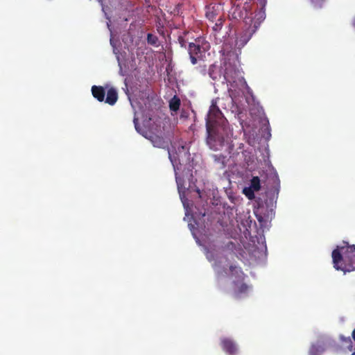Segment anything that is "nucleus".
Segmentation results:
<instances>
[{
    "label": "nucleus",
    "instance_id": "nucleus-1",
    "mask_svg": "<svg viewBox=\"0 0 355 355\" xmlns=\"http://www.w3.org/2000/svg\"><path fill=\"white\" fill-rule=\"evenodd\" d=\"M227 123V121L218 107L212 104L206 118L207 143L211 149L216 150L223 146Z\"/></svg>",
    "mask_w": 355,
    "mask_h": 355
},
{
    "label": "nucleus",
    "instance_id": "nucleus-2",
    "mask_svg": "<svg viewBox=\"0 0 355 355\" xmlns=\"http://www.w3.org/2000/svg\"><path fill=\"white\" fill-rule=\"evenodd\" d=\"M334 267L344 272L355 270V245L338 248L332 252Z\"/></svg>",
    "mask_w": 355,
    "mask_h": 355
},
{
    "label": "nucleus",
    "instance_id": "nucleus-3",
    "mask_svg": "<svg viewBox=\"0 0 355 355\" xmlns=\"http://www.w3.org/2000/svg\"><path fill=\"white\" fill-rule=\"evenodd\" d=\"M209 44L204 42L202 38H197L193 42H189L187 46V51L192 64H199L196 68L200 74L205 76L207 73L206 64L204 62V57Z\"/></svg>",
    "mask_w": 355,
    "mask_h": 355
},
{
    "label": "nucleus",
    "instance_id": "nucleus-4",
    "mask_svg": "<svg viewBox=\"0 0 355 355\" xmlns=\"http://www.w3.org/2000/svg\"><path fill=\"white\" fill-rule=\"evenodd\" d=\"M244 24L243 31L236 40V44L239 47H243L257 31L256 25L250 24L248 19H245Z\"/></svg>",
    "mask_w": 355,
    "mask_h": 355
},
{
    "label": "nucleus",
    "instance_id": "nucleus-5",
    "mask_svg": "<svg viewBox=\"0 0 355 355\" xmlns=\"http://www.w3.org/2000/svg\"><path fill=\"white\" fill-rule=\"evenodd\" d=\"M266 0H261L259 1V9L255 12V15L254 18H245V19H248V22L252 25H256L257 28L258 29L260 26L261 23L266 18Z\"/></svg>",
    "mask_w": 355,
    "mask_h": 355
},
{
    "label": "nucleus",
    "instance_id": "nucleus-6",
    "mask_svg": "<svg viewBox=\"0 0 355 355\" xmlns=\"http://www.w3.org/2000/svg\"><path fill=\"white\" fill-rule=\"evenodd\" d=\"M220 346L223 350L229 355H235L238 352V347L235 342L228 338H221Z\"/></svg>",
    "mask_w": 355,
    "mask_h": 355
},
{
    "label": "nucleus",
    "instance_id": "nucleus-7",
    "mask_svg": "<svg viewBox=\"0 0 355 355\" xmlns=\"http://www.w3.org/2000/svg\"><path fill=\"white\" fill-rule=\"evenodd\" d=\"M219 8L220 6L217 4H210L207 6L205 8L206 17L211 21H213L219 14Z\"/></svg>",
    "mask_w": 355,
    "mask_h": 355
},
{
    "label": "nucleus",
    "instance_id": "nucleus-8",
    "mask_svg": "<svg viewBox=\"0 0 355 355\" xmlns=\"http://www.w3.org/2000/svg\"><path fill=\"white\" fill-rule=\"evenodd\" d=\"M91 90L93 96L98 101L103 102L105 100V90L103 87L94 85Z\"/></svg>",
    "mask_w": 355,
    "mask_h": 355
},
{
    "label": "nucleus",
    "instance_id": "nucleus-9",
    "mask_svg": "<svg viewBox=\"0 0 355 355\" xmlns=\"http://www.w3.org/2000/svg\"><path fill=\"white\" fill-rule=\"evenodd\" d=\"M118 100V93L115 88L110 87L107 92L105 102L110 105H114Z\"/></svg>",
    "mask_w": 355,
    "mask_h": 355
},
{
    "label": "nucleus",
    "instance_id": "nucleus-10",
    "mask_svg": "<svg viewBox=\"0 0 355 355\" xmlns=\"http://www.w3.org/2000/svg\"><path fill=\"white\" fill-rule=\"evenodd\" d=\"M149 139L155 147L165 148L168 146L167 141H166L165 139L161 136L153 135L150 136Z\"/></svg>",
    "mask_w": 355,
    "mask_h": 355
},
{
    "label": "nucleus",
    "instance_id": "nucleus-11",
    "mask_svg": "<svg viewBox=\"0 0 355 355\" xmlns=\"http://www.w3.org/2000/svg\"><path fill=\"white\" fill-rule=\"evenodd\" d=\"M180 99L174 96L169 102V107L171 111L177 112L180 109Z\"/></svg>",
    "mask_w": 355,
    "mask_h": 355
},
{
    "label": "nucleus",
    "instance_id": "nucleus-12",
    "mask_svg": "<svg viewBox=\"0 0 355 355\" xmlns=\"http://www.w3.org/2000/svg\"><path fill=\"white\" fill-rule=\"evenodd\" d=\"M250 189L254 191H258L261 189L260 179L257 176L253 177L250 180Z\"/></svg>",
    "mask_w": 355,
    "mask_h": 355
},
{
    "label": "nucleus",
    "instance_id": "nucleus-13",
    "mask_svg": "<svg viewBox=\"0 0 355 355\" xmlns=\"http://www.w3.org/2000/svg\"><path fill=\"white\" fill-rule=\"evenodd\" d=\"M223 21H224V19L222 17H219L217 21L216 22V24H214V26L212 28L213 31L215 33H218L221 30Z\"/></svg>",
    "mask_w": 355,
    "mask_h": 355
},
{
    "label": "nucleus",
    "instance_id": "nucleus-14",
    "mask_svg": "<svg viewBox=\"0 0 355 355\" xmlns=\"http://www.w3.org/2000/svg\"><path fill=\"white\" fill-rule=\"evenodd\" d=\"M157 41H158V38L157 36H155L151 33H148L147 35V42L148 44H152V45H156Z\"/></svg>",
    "mask_w": 355,
    "mask_h": 355
},
{
    "label": "nucleus",
    "instance_id": "nucleus-15",
    "mask_svg": "<svg viewBox=\"0 0 355 355\" xmlns=\"http://www.w3.org/2000/svg\"><path fill=\"white\" fill-rule=\"evenodd\" d=\"M248 286L245 284H241L239 287L238 291L235 293V296L239 297V295L241 293H246L248 291Z\"/></svg>",
    "mask_w": 355,
    "mask_h": 355
},
{
    "label": "nucleus",
    "instance_id": "nucleus-16",
    "mask_svg": "<svg viewBox=\"0 0 355 355\" xmlns=\"http://www.w3.org/2000/svg\"><path fill=\"white\" fill-rule=\"evenodd\" d=\"M216 68V67L214 64H211L209 66L208 69L209 76L213 80H216L217 78L216 73L214 71Z\"/></svg>",
    "mask_w": 355,
    "mask_h": 355
},
{
    "label": "nucleus",
    "instance_id": "nucleus-17",
    "mask_svg": "<svg viewBox=\"0 0 355 355\" xmlns=\"http://www.w3.org/2000/svg\"><path fill=\"white\" fill-rule=\"evenodd\" d=\"M214 159H215V161L220 163V168H224L225 167V162H224V159L225 157L223 156H218V155H214Z\"/></svg>",
    "mask_w": 355,
    "mask_h": 355
},
{
    "label": "nucleus",
    "instance_id": "nucleus-18",
    "mask_svg": "<svg viewBox=\"0 0 355 355\" xmlns=\"http://www.w3.org/2000/svg\"><path fill=\"white\" fill-rule=\"evenodd\" d=\"M309 355H320L319 347L315 345H312L309 349Z\"/></svg>",
    "mask_w": 355,
    "mask_h": 355
},
{
    "label": "nucleus",
    "instance_id": "nucleus-19",
    "mask_svg": "<svg viewBox=\"0 0 355 355\" xmlns=\"http://www.w3.org/2000/svg\"><path fill=\"white\" fill-rule=\"evenodd\" d=\"M133 122H134V125H135V128L136 130L138 132H140V126H139V124L138 119L135 116Z\"/></svg>",
    "mask_w": 355,
    "mask_h": 355
},
{
    "label": "nucleus",
    "instance_id": "nucleus-20",
    "mask_svg": "<svg viewBox=\"0 0 355 355\" xmlns=\"http://www.w3.org/2000/svg\"><path fill=\"white\" fill-rule=\"evenodd\" d=\"M245 191V193L246 195V196L249 198V199H252L254 197V191H247L246 189L244 190Z\"/></svg>",
    "mask_w": 355,
    "mask_h": 355
},
{
    "label": "nucleus",
    "instance_id": "nucleus-21",
    "mask_svg": "<svg viewBox=\"0 0 355 355\" xmlns=\"http://www.w3.org/2000/svg\"><path fill=\"white\" fill-rule=\"evenodd\" d=\"M179 43L182 47H187V42L184 40V39L182 37H179L178 38Z\"/></svg>",
    "mask_w": 355,
    "mask_h": 355
},
{
    "label": "nucleus",
    "instance_id": "nucleus-22",
    "mask_svg": "<svg viewBox=\"0 0 355 355\" xmlns=\"http://www.w3.org/2000/svg\"><path fill=\"white\" fill-rule=\"evenodd\" d=\"M175 179H176V182H177V184H178V187L180 189V187L182 186V180L178 176H176Z\"/></svg>",
    "mask_w": 355,
    "mask_h": 355
},
{
    "label": "nucleus",
    "instance_id": "nucleus-23",
    "mask_svg": "<svg viewBox=\"0 0 355 355\" xmlns=\"http://www.w3.org/2000/svg\"><path fill=\"white\" fill-rule=\"evenodd\" d=\"M235 269H236V266H230V270L233 272Z\"/></svg>",
    "mask_w": 355,
    "mask_h": 355
},
{
    "label": "nucleus",
    "instance_id": "nucleus-24",
    "mask_svg": "<svg viewBox=\"0 0 355 355\" xmlns=\"http://www.w3.org/2000/svg\"><path fill=\"white\" fill-rule=\"evenodd\" d=\"M225 80L227 81V82H230V79L228 78V75H227V73H225Z\"/></svg>",
    "mask_w": 355,
    "mask_h": 355
},
{
    "label": "nucleus",
    "instance_id": "nucleus-25",
    "mask_svg": "<svg viewBox=\"0 0 355 355\" xmlns=\"http://www.w3.org/2000/svg\"><path fill=\"white\" fill-rule=\"evenodd\" d=\"M352 336L353 339H354V341H355V329H354V331H352Z\"/></svg>",
    "mask_w": 355,
    "mask_h": 355
},
{
    "label": "nucleus",
    "instance_id": "nucleus-26",
    "mask_svg": "<svg viewBox=\"0 0 355 355\" xmlns=\"http://www.w3.org/2000/svg\"><path fill=\"white\" fill-rule=\"evenodd\" d=\"M168 156H169V158L171 159V153H170L169 150H168Z\"/></svg>",
    "mask_w": 355,
    "mask_h": 355
},
{
    "label": "nucleus",
    "instance_id": "nucleus-27",
    "mask_svg": "<svg viewBox=\"0 0 355 355\" xmlns=\"http://www.w3.org/2000/svg\"><path fill=\"white\" fill-rule=\"evenodd\" d=\"M353 26L355 27V19L353 21Z\"/></svg>",
    "mask_w": 355,
    "mask_h": 355
},
{
    "label": "nucleus",
    "instance_id": "nucleus-28",
    "mask_svg": "<svg viewBox=\"0 0 355 355\" xmlns=\"http://www.w3.org/2000/svg\"><path fill=\"white\" fill-rule=\"evenodd\" d=\"M352 355H354V354H352Z\"/></svg>",
    "mask_w": 355,
    "mask_h": 355
}]
</instances>
